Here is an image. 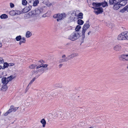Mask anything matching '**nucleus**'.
Wrapping results in <instances>:
<instances>
[{"instance_id": "37", "label": "nucleus", "mask_w": 128, "mask_h": 128, "mask_svg": "<svg viewBox=\"0 0 128 128\" xmlns=\"http://www.w3.org/2000/svg\"><path fill=\"white\" fill-rule=\"evenodd\" d=\"M44 68H42L41 69L38 70V72H42L43 73L44 72V71L45 70Z\"/></svg>"}, {"instance_id": "32", "label": "nucleus", "mask_w": 128, "mask_h": 128, "mask_svg": "<svg viewBox=\"0 0 128 128\" xmlns=\"http://www.w3.org/2000/svg\"><path fill=\"white\" fill-rule=\"evenodd\" d=\"M27 3V2L26 0H23L22 1V4L23 5H26Z\"/></svg>"}, {"instance_id": "19", "label": "nucleus", "mask_w": 128, "mask_h": 128, "mask_svg": "<svg viewBox=\"0 0 128 128\" xmlns=\"http://www.w3.org/2000/svg\"><path fill=\"white\" fill-rule=\"evenodd\" d=\"M40 122L42 124V127H44L46 124V121L43 118L40 121Z\"/></svg>"}, {"instance_id": "59", "label": "nucleus", "mask_w": 128, "mask_h": 128, "mask_svg": "<svg viewBox=\"0 0 128 128\" xmlns=\"http://www.w3.org/2000/svg\"><path fill=\"white\" fill-rule=\"evenodd\" d=\"M127 68H128V66H127Z\"/></svg>"}, {"instance_id": "50", "label": "nucleus", "mask_w": 128, "mask_h": 128, "mask_svg": "<svg viewBox=\"0 0 128 128\" xmlns=\"http://www.w3.org/2000/svg\"><path fill=\"white\" fill-rule=\"evenodd\" d=\"M91 31H90L89 32H88V35H90V33Z\"/></svg>"}, {"instance_id": "18", "label": "nucleus", "mask_w": 128, "mask_h": 128, "mask_svg": "<svg viewBox=\"0 0 128 128\" xmlns=\"http://www.w3.org/2000/svg\"><path fill=\"white\" fill-rule=\"evenodd\" d=\"M83 14L82 12L79 13L77 15H76V16L78 17L77 18L78 19V18H80V19H82L83 18Z\"/></svg>"}, {"instance_id": "35", "label": "nucleus", "mask_w": 128, "mask_h": 128, "mask_svg": "<svg viewBox=\"0 0 128 128\" xmlns=\"http://www.w3.org/2000/svg\"><path fill=\"white\" fill-rule=\"evenodd\" d=\"M20 40L23 43H24L26 42V40L25 38L22 37Z\"/></svg>"}, {"instance_id": "31", "label": "nucleus", "mask_w": 128, "mask_h": 128, "mask_svg": "<svg viewBox=\"0 0 128 128\" xmlns=\"http://www.w3.org/2000/svg\"><path fill=\"white\" fill-rule=\"evenodd\" d=\"M36 79V78H34L28 84V86L30 85L31 84L33 83V82Z\"/></svg>"}, {"instance_id": "54", "label": "nucleus", "mask_w": 128, "mask_h": 128, "mask_svg": "<svg viewBox=\"0 0 128 128\" xmlns=\"http://www.w3.org/2000/svg\"><path fill=\"white\" fill-rule=\"evenodd\" d=\"M2 46V44L1 43H0V47H1Z\"/></svg>"}, {"instance_id": "20", "label": "nucleus", "mask_w": 128, "mask_h": 128, "mask_svg": "<svg viewBox=\"0 0 128 128\" xmlns=\"http://www.w3.org/2000/svg\"><path fill=\"white\" fill-rule=\"evenodd\" d=\"M78 24L79 25H82L84 23V21L82 20H78L77 21Z\"/></svg>"}, {"instance_id": "23", "label": "nucleus", "mask_w": 128, "mask_h": 128, "mask_svg": "<svg viewBox=\"0 0 128 128\" xmlns=\"http://www.w3.org/2000/svg\"><path fill=\"white\" fill-rule=\"evenodd\" d=\"M32 35V33L29 31H27L26 34V37L27 38H29Z\"/></svg>"}, {"instance_id": "29", "label": "nucleus", "mask_w": 128, "mask_h": 128, "mask_svg": "<svg viewBox=\"0 0 128 128\" xmlns=\"http://www.w3.org/2000/svg\"><path fill=\"white\" fill-rule=\"evenodd\" d=\"M21 39V36L20 35L17 36L15 38L16 40L17 41H20Z\"/></svg>"}, {"instance_id": "55", "label": "nucleus", "mask_w": 128, "mask_h": 128, "mask_svg": "<svg viewBox=\"0 0 128 128\" xmlns=\"http://www.w3.org/2000/svg\"><path fill=\"white\" fill-rule=\"evenodd\" d=\"M126 6H127L126 8H127V11L128 12V4Z\"/></svg>"}, {"instance_id": "30", "label": "nucleus", "mask_w": 128, "mask_h": 128, "mask_svg": "<svg viewBox=\"0 0 128 128\" xmlns=\"http://www.w3.org/2000/svg\"><path fill=\"white\" fill-rule=\"evenodd\" d=\"M39 3L38 0H36L33 3V6H36Z\"/></svg>"}, {"instance_id": "11", "label": "nucleus", "mask_w": 128, "mask_h": 128, "mask_svg": "<svg viewBox=\"0 0 128 128\" xmlns=\"http://www.w3.org/2000/svg\"><path fill=\"white\" fill-rule=\"evenodd\" d=\"M114 4L113 6V8L114 10H117L122 6L120 4V3H116Z\"/></svg>"}, {"instance_id": "6", "label": "nucleus", "mask_w": 128, "mask_h": 128, "mask_svg": "<svg viewBox=\"0 0 128 128\" xmlns=\"http://www.w3.org/2000/svg\"><path fill=\"white\" fill-rule=\"evenodd\" d=\"M94 10L96 11H95L96 14H97L102 13L103 11L102 8L100 7L95 8Z\"/></svg>"}, {"instance_id": "4", "label": "nucleus", "mask_w": 128, "mask_h": 128, "mask_svg": "<svg viewBox=\"0 0 128 128\" xmlns=\"http://www.w3.org/2000/svg\"><path fill=\"white\" fill-rule=\"evenodd\" d=\"M13 76L11 75L7 78L3 77L1 79L2 83L3 84H7L9 82L11 81L13 79Z\"/></svg>"}, {"instance_id": "13", "label": "nucleus", "mask_w": 128, "mask_h": 128, "mask_svg": "<svg viewBox=\"0 0 128 128\" xmlns=\"http://www.w3.org/2000/svg\"><path fill=\"white\" fill-rule=\"evenodd\" d=\"M121 46L119 45H116L114 47V50L116 51H119L121 49Z\"/></svg>"}, {"instance_id": "58", "label": "nucleus", "mask_w": 128, "mask_h": 128, "mask_svg": "<svg viewBox=\"0 0 128 128\" xmlns=\"http://www.w3.org/2000/svg\"><path fill=\"white\" fill-rule=\"evenodd\" d=\"M89 128H93V127H89Z\"/></svg>"}, {"instance_id": "41", "label": "nucleus", "mask_w": 128, "mask_h": 128, "mask_svg": "<svg viewBox=\"0 0 128 128\" xmlns=\"http://www.w3.org/2000/svg\"><path fill=\"white\" fill-rule=\"evenodd\" d=\"M9 113H10V112L8 110L6 112L4 113V116H7Z\"/></svg>"}, {"instance_id": "16", "label": "nucleus", "mask_w": 128, "mask_h": 128, "mask_svg": "<svg viewBox=\"0 0 128 128\" xmlns=\"http://www.w3.org/2000/svg\"><path fill=\"white\" fill-rule=\"evenodd\" d=\"M118 0H110L109 3L110 5H113L114 4L118 3Z\"/></svg>"}, {"instance_id": "22", "label": "nucleus", "mask_w": 128, "mask_h": 128, "mask_svg": "<svg viewBox=\"0 0 128 128\" xmlns=\"http://www.w3.org/2000/svg\"><path fill=\"white\" fill-rule=\"evenodd\" d=\"M1 19H6L8 18V16L6 14H3L0 16Z\"/></svg>"}, {"instance_id": "56", "label": "nucleus", "mask_w": 128, "mask_h": 128, "mask_svg": "<svg viewBox=\"0 0 128 128\" xmlns=\"http://www.w3.org/2000/svg\"><path fill=\"white\" fill-rule=\"evenodd\" d=\"M28 86L26 88V90H28V86Z\"/></svg>"}, {"instance_id": "24", "label": "nucleus", "mask_w": 128, "mask_h": 128, "mask_svg": "<svg viewBox=\"0 0 128 128\" xmlns=\"http://www.w3.org/2000/svg\"><path fill=\"white\" fill-rule=\"evenodd\" d=\"M127 6H126L124 8H123L122 9H121L120 11V12L122 13H124V12L126 10H127V8H126Z\"/></svg>"}, {"instance_id": "15", "label": "nucleus", "mask_w": 128, "mask_h": 128, "mask_svg": "<svg viewBox=\"0 0 128 128\" xmlns=\"http://www.w3.org/2000/svg\"><path fill=\"white\" fill-rule=\"evenodd\" d=\"M8 88V87L7 86V84H3L1 89L3 91H6Z\"/></svg>"}, {"instance_id": "47", "label": "nucleus", "mask_w": 128, "mask_h": 128, "mask_svg": "<svg viewBox=\"0 0 128 128\" xmlns=\"http://www.w3.org/2000/svg\"><path fill=\"white\" fill-rule=\"evenodd\" d=\"M68 30H71L72 29V26H69L68 27Z\"/></svg>"}, {"instance_id": "1", "label": "nucleus", "mask_w": 128, "mask_h": 128, "mask_svg": "<svg viewBox=\"0 0 128 128\" xmlns=\"http://www.w3.org/2000/svg\"><path fill=\"white\" fill-rule=\"evenodd\" d=\"M79 36V34L78 32L75 31L69 36L68 38L72 41H74L78 39Z\"/></svg>"}, {"instance_id": "36", "label": "nucleus", "mask_w": 128, "mask_h": 128, "mask_svg": "<svg viewBox=\"0 0 128 128\" xmlns=\"http://www.w3.org/2000/svg\"><path fill=\"white\" fill-rule=\"evenodd\" d=\"M4 61L2 58L0 57V64H3Z\"/></svg>"}, {"instance_id": "10", "label": "nucleus", "mask_w": 128, "mask_h": 128, "mask_svg": "<svg viewBox=\"0 0 128 128\" xmlns=\"http://www.w3.org/2000/svg\"><path fill=\"white\" fill-rule=\"evenodd\" d=\"M62 58L60 59L59 61V63L66 62L68 61L67 57L66 58V55L65 54L63 55L62 56Z\"/></svg>"}, {"instance_id": "7", "label": "nucleus", "mask_w": 128, "mask_h": 128, "mask_svg": "<svg viewBox=\"0 0 128 128\" xmlns=\"http://www.w3.org/2000/svg\"><path fill=\"white\" fill-rule=\"evenodd\" d=\"M124 32H122L118 36V39L119 40H126Z\"/></svg>"}, {"instance_id": "40", "label": "nucleus", "mask_w": 128, "mask_h": 128, "mask_svg": "<svg viewBox=\"0 0 128 128\" xmlns=\"http://www.w3.org/2000/svg\"><path fill=\"white\" fill-rule=\"evenodd\" d=\"M72 16H76V12L75 11L73 12L71 14Z\"/></svg>"}, {"instance_id": "8", "label": "nucleus", "mask_w": 128, "mask_h": 128, "mask_svg": "<svg viewBox=\"0 0 128 128\" xmlns=\"http://www.w3.org/2000/svg\"><path fill=\"white\" fill-rule=\"evenodd\" d=\"M78 54L77 53L72 54L66 57L68 60L72 59L73 58L76 56H78Z\"/></svg>"}, {"instance_id": "27", "label": "nucleus", "mask_w": 128, "mask_h": 128, "mask_svg": "<svg viewBox=\"0 0 128 128\" xmlns=\"http://www.w3.org/2000/svg\"><path fill=\"white\" fill-rule=\"evenodd\" d=\"M42 9H36L35 10V12L36 14H40L42 12Z\"/></svg>"}, {"instance_id": "14", "label": "nucleus", "mask_w": 128, "mask_h": 128, "mask_svg": "<svg viewBox=\"0 0 128 128\" xmlns=\"http://www.w3.org/2000/svg\"><path fill=\"white\" fill-rule=\"evenodd\" d=\"M64 18V16L62 14H58V16L57 19V20L58 22Z\"/></svg>"}, {"instance_id": "17", "label": "nucleus", "mask_w": 128, "mask_h": 128, "mask_svg": "<svg viewBox=\"0 0 128 128\" xmlns=\"http://www.w3.org/2000/svg\"><path fill=\"white\" fill-rule=\"evenodd\" d=\"M16 10H12L9 12L10 14L12 16L16 15Z\"/></svg>"}, {"instance_id": "42", "label": "nucleus", "mask_w": 128, "mask_h": 128, "mask_svg": "<svg viewBox=\"0 0 128 128\" xmlns=\"http://www.w3.org/2000/svg\"><path fill=\"white\" fill-rule=\"evenodd\" d=\"M10 7L11 8H13L14 6V4L12 3H10Z\"/></svg>"}, {"instance_id": "38", "label": "nucleus", "mask_w": 128, "mask_h": 128, "mask_svg": "<svg viewBox=\"0 0 128 128\" xmlns=\"http://www.w3.org/2000/svg\"><path fill=\"white\" fill-rule=\"evenodd\" d=\"M18 108V107H14L13 106V108L12 110H13V111L15 112L16 110H17Z\"/></svg>"}, {"instance_id": "9", "label": "nucleus", "mask_w": 128, "mask_h": 128, "mask_svg": "<svg viewBox=\"0 0 128 128\" xmlns=\"http://www.w3.org/2000/svg\"><path fill=\"white\" fill-rule=\"evenodd\" d=\"M43 61L42 60H40V61L39 62H40L41 64H40V65H39L38 66H36V69H37L39 68H40L41 67H42L44 68H46L48 66V65L47 64H43L42 63V62Z\"/></svg>"}, {"instance_id": "48", "label": "nucleus", "mask_w": 128, "mask_h": 128, "mask_svg": "<svg viewBox=\"0 0 128 128\" xmlns=\"http://www.w3.org/2000/svg\"><path fill=\"white\" fill-rule=\"evenodd\" d=\"M63 64H60L59 66V68H60L63 66Z\"/></svg>"}, {"instance_id": "34", "label": "nucleus", "mask_w": 128, "mask_h": 128, "mask_svg": "<svg viewBox=\"0 0 128 128\" xmlns=\"http://www.w3.org/2000/svg\"><path fill=\"white\" fill-rule=\"evenodd\" d=\"M75 17L70 16V20L71 21H74L75 20Z\"/></svg>"}, {"instance_id": "53", "label": "nucleus", "mask_w": 128, "mask_h": 128, "mask_svg": "<svg viewBox=\"0 0 128 128\" xmlns=\"http://www.w3.org/2000/svg\"><path fill=\"white\" fill-rule=\"evenodd\" d=\"M42 17H46V15L45 14H44L42 16Z\"/></svg>"}, {"instance_id": "26", "label": "nucleus", "mask_w": 128, "mask_h": 128, "mask_svg": "<svg viewBox=\"0 0 128 128\" xmlns=\"http://www.w3.org/2000/svg\"><path fill=\"white\" fill-rule=\"evenodd\" d=\"M37 66V65L36 64H31L30 65L29 68L31 69H33L35 68Z\"/></svg>"}, {"instance_id": "49", "label": "nucleus", "mask_w": 128, "mask_h": 128, "mask_svg": "<svg viewBox=\"0 0 128 128\" xmlns=\"http://www.w3.org/2000/svg\"><path fill=\"white\" fill-rule=\"evenodd\" d=\"M22 43H23L21 41V40H20V42H19V44L20 45H21V44Z\"/></svg>"}, {"instance_id": "61", "label": "nucleus", "mask_w": 128, "mask_h": 128, "mask_svg": "<svg viewBox=\"0 0 128 128\" xmlns=\"http://www.w3.org/2000/svg\"><path fill=\"white\" fill-rule=\"evenodd\" d=\"M1 86V84H0V87Z\"/></svg>"}, {"instance_id": "51", "label": "nucleus", "mask_w": 128, "mask_h": 128, "mask_svg": "<svg viewBox=\"0 0 128 128\" xmlns=\"http://www.w3.org/2000/svg\"><path fill=\"white\" fill-rule=\"evenodd\" d=\"M89 22V20H88L86 21V24H88Z\"/></svg>"}, {"instance_id": "28", "label": "nucleus", "mask_w": 128, "mask_h": 128, "mask_svg": "<svg viewBox=\"0 0 128 128\" xmlns=\"http://www.w3.org/2000/svg\"><path fill=\"white\" fill-rule=\"evenodd\" d=\"M126 40H128V32H124Z\"/></svg>"}, {"instance_id": "12", "label": "nucleus", "mask_w": 128, "mask_h": 128, "mask_svg": "<svg viewBox=\"0 0 128 128\" xmlns=\"http://www.w3.org/2000/svg\"><path fill=\"white\" fill-rule=\"evenodd\" d=\"M127 0H118V3H120L121 6H125L127 3Z\"/></svg>"}, {"instance_id": "44", "label": "nucleus", "mask_w": 128, "mask_h": 128, "mask_svg": "<svg viewBox=\"0 0 128 128\" xmlns=\"http://www.w3.org/2000/svg\"><path fill=\"white\" fill-rule=\"evenodd\" d=\"M28 11L30 10L32 6H29L28 7Z\"/></svg>"}, {"instance_id": "2", "label": "nucleus", "mask_w": 128, "mask_h": 128, "mask_svg": "<svg viewBox=\"0 0 128 128\" xmlns=\"http://www.w3.org/2000/svg\"><path fill=\"white\" fill-rule=\"evenodd\" d=\"M90 27V25L89 24H84L82 28V41L83 42L84 40L85 36V32L87 29H88Z\"/></svg>"}, {"instance_id": "33", "label": "nucleus", "mask_w": 128, "mask_h": 128, "mask_svg": "<svg viewBox=\"0 0 128 128\" xmlns=\"http://www.w3.org/2000/svg\"><path fill=\"white\" fill-rule=\"evenodd\" d=\"M13 108V106H11L10 107V109L8 110L10 113H11L13 111V110H12Z\"/></svg>"}, {"instance_id": "39", "label": "nucleus", "mask_w": 128, "mask_h": 128, "mask_svg": "<svg viewBox=\"0 0 128 128\" xmlns=\"http://www.w3.org/2000/svg\"><path fill=\"white\" fill-rule=\"evenodd\" d=\"M58 16V14H56L54 15L53 18H57Z\"/></svg>"}, {"instance_id": "52", "label": "nucleus", "mask_w": 128, "mask_h": 128, "mask_svg": "<svg viewBox=\"0 0 128 128\" xmlns=\"http://www.w3.org/2000/svg\"><path fill=\"white\" fill-rule=\"evenodd\" d=\"M2 66L0 65V70H1V69H2Z\"/></svg>"}, {"instance_id": "5", "label": "nucleus", "mask_w": 128, "mask_h": 128, "mask_svg": "<svg viewBox=\"0 0 128 128\" xmlns=\"http://www.w3.org/2000/svg\"><path fill=\"white\" fill-rule=\"evenodd\" d=\"M119 59L121 61L128 60V55L127 54H122L119 56Z\"/></svg>"}, {"instance_id": "57", "label": "nucleus", "mask_w": 128, "mask_h": 128, "mask_svg": "<svg viewBox=\"0 0 128 128\" xmlns=\"http://www.w3.org/2000/svg\"><path fill=\"white\" fill-rule=\"evenodd\" d=\"M31 0H30V1L28 3V4L29 3H31Z\"/></svg>"}, {"instance_id": "43", "label": "nucleus", "mask_w": 128, "mask_h": 128, "mask_svg": "<svg viewBox=\"0 0 128 128\" xmlns=\"http://www.w3.org/2000/svg\"><path fill=\"white\" fill-rule=\"evenodd\" d=\"M20 14V12L19 10H16V15L19 14Z\"/></svg>"}, {"instance_id": "45", "label": "nucleus", "mask_w": 128, "mask_h": 128, "mask_svg": "<svg viewBox=\"0 0 128 128\" xmlns=\"http://www.w3.org/2000/svg\"><path fill=\"white\" fill-rule=\"evenodd\" d=\"M38 71V70H34L33 71V73L34 74H36Z\"/></svg>"}, {"instance_id": "3", "label": "nucleus", "mask_w": 128, "mask_h": 128, "mask_svg": "<svg viewBox=\"0 0 128 128\" xmlns=\"http://www.w3.org/2000/svg\"><path fill=\"white\" fill-rule=\"evenodd\" d=\"M92 5L93 6H95L96 7L102 6L104 8L108 6L107 2L105 1L97 3L94 2L92 4Z\"/></svg>"}, {"instance_id": "21", "label": "nucleus", "mask_w": 128, "mask_h": 128, "mask_svg": "<svg viewBox=\"0 0 128 128\" xmlns=\"http://www.w3.org/2000/svg\"><path fill=\"white\" fill-rule=\"evenodd\" d=\"M4 65L2 68V69H4L6 68H7L9 66L8 64L6 62H4Z\"/></svg>"}, {"instance_id": "60", "label": "nucleus", "mask_w": 128, "mask_h": 128, "mask_svg": "<svg viewBox=\"0 0 128 128\" xmlns=\"http://www.w3.org/2000/svg\"><path fill=\"white\" fill-rule=\"evenodd\" d=\"M127 52L128 54H128V52Z\"/></svg>"}, {"instance_id": "25", "label": "nucleus", "mask_w": 128, "mask_h": 128, "mask_svg": "<svg viewBox=\"0 0 128 128\" xmlns=\"http://www.w3.org/2000/svg\"><path fill=\"white\" fill-rule=\"evenodd\" d=\"M81 28V26H80L79 25H77L76 26L75 28V31H76L78 32L79 31L80 29Z\"/></svg>"}, {"instance_id": "46", "label": "nucleus", "mask_w": 128, "mask_h": 128, "mask_svg": "<svg viewBox=\"0 0 128 128\" xmlns=\"http://www.w3.org/2000/svg\"><path fill=\"white\" fill-rule=\"evenodd\" d=\"M9 66H12L14 65V63H10L8 64Z\"/></svg>"}]
</instances>
